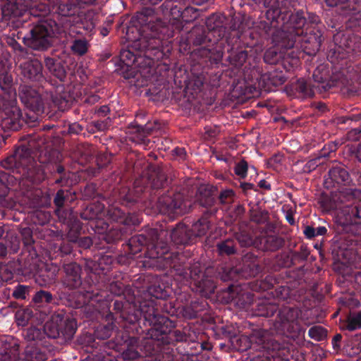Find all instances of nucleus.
Here are the masks:
<instances>
[{"mask_svg":"<svg viewBox=\"0 0 361 361\" xmlns=\"http://www.w3.org/2000/svg\"><path fill=\"white\" fill-rule=\"evenodd\" d=\"M150 9H142L131 18L126 27L129 44L120 51L117 73L126 80L136 78L137 67L151 66L166 56L164 46L174 36L167 22L149 20Z\"/></svg>","mask_w":361,"mask_h":361,"instance_id":"f257e3e1","label":"nucleus"},{"mask_svg":"<svg viewBox=\"0 0 361 361\" xmlns=\"http://www.w3.org/2000/svg\"><path fill=\"white\" fill-rule=\"evenodd\" d=\"M267 8L268 22L260 21L259 27L267 36L287 49L300 47L304 53L314 56L319 50L324 37L320 18L314 13L298 10L295 12L281 7L283 0H252Z\"/></svg>","mask_w":361,"mask_h":361,"instance_id":"f03ea898","label":"nucleus"},{"mask_svg":"<svg viewBox=\"0 0 361 361\" xmlns=\"http://www.w3.org/2000/svg\"><path fill=\"white\" fill-rule=\"evenodd\" d=\"M145 286L142 287V301L139 302V308L136 304L116 300L114 309L121 312V316L130 323L128 328L141 334L150 328L149 323L145 324L144 309L152 307L156 317H166L160 314V310L170 316L177 315L178 308L174 302L166 300L170 295L171 288L161 283L157 277L151 275L143 276Z\"/></svg>","mask_w":361,"mask_h":361,"instance_id":"7ed1b4c3","label":"nucleus"},{"mask_svg":"<svg viewBox=\"0 0 361 361\" xmlns=\"http://www.w3.org/2000/svg\"><path fill=\"white\" fill-rule=\"evenodd\" d=\"M33 151L27 145H21L1 161V166L8 172L0 170V217L4 218V209H11L16 202L8 196L9 186L18 184L29 188L40 183L44 178L43 171L37 165Z\"/></svg>","mask_w":361,"mask_h":361,"instance_id":"20e7f679","label":"nucleus"},{"mask_svg":"<svg viewBox=\"0 0 361 361\" xmlns=\"http://www.w3.org/2000/svg\"><path fill=\"white\" fill-rule=\"evenodd\" d=\"M144 310L145 324L148 322L150 326L146 330L149 337L142 344L147 361H174V350L170 345L192 339L185 329H176L169 318L156 317L152 307Z\"/></svg>","mask_w":361,"mask_h":361,"instance_id":"39448f33","label":"nucleus"},{"mask_svg":"<svg viewBox=\"0 0 361 361\" xmlns=\"http://www.w3.org/2000/svg\"><path fill=\"white\" fill-rule=\"evenodd\" d=\"M226 31L222 17L212 15L206 21V27L195 26L188 33L187 45L200 47L194 50L195 54L200 58V63H205L208 66L218 65L223 59L221 45Z\"/></svg>","mask_w":361,"mask_h":361,"instance_id":"423d86ee","label":"nucleus"},{"mask_svg":"<svg viewBox=\"0 0 361 361\" xmlns=\"http://www.w3.org/2000/svg\"><path fill=\"white\" fill-rule=\"evenodd\" d=\"M233 350H249L247 361H292L294 351L287 343L272 339L262 331L254 333L250 337L240 332L232 339Z\"/></svg>","mask_w":361,"mask_h":361,"instance_id":"0eeeda50","label":"nucleus"},{"mask_svg":"<svg viewBox=\"0 0 361 361\" xmlns=\"http://www.w3.org/2000/svg\"><path fill=\"white\" fill-rule=\"evenodd\" d=\"M36 88L27 85L19 87V97L24 105L37 116L45 113L46 108L52 105L59 111H65L68 109L74 99L69 91L61 85L49 87L48 90L37 85Z\"/></svg>","mask_w":361,"mask_h":361,"instance_id":"6e6552de","label":"nucleus"},{"mask_svg":"<svg viewBox=\"0 0 361 361\" xmlns=\"http://www.w3.org/2000/svg\"><path fill=\"white\" fill-rule=\"evenodd\" d=\"M259 290L268 291L273 298L279 300L286 301L287 305H283L279 308L277 314L276 322L279 324L277 328L282 331L291 332L293 331L294 325L301 314V310L292 302H297L298 295L297 290L291 289L287 286L276 285V280L272 276H267L264 280L258 282Z\"/></svg>","mask_w":361,"mask_h":361,"instance_id":"1a4fd4ad","label":"nucleus"},{"mask_svg":"<svg viewBox=\"0 0 361 361\" xmlns=\"http://www.w3.org/2000/svg\"><path fill=\"white\" fill-rule=\"evenodd\" d=\"M150 257H159V269L168 270L178 276L180 279L193 283L200 279L202 275L210 273V269H205L198 261H189L187 256L183 252H171L169 251L166 244L162 245L160 251L152 249L149 251Z\"/></svg>","mask_w":361,"mask_h":361,"instance_id":"9d476101","label":"nucleus"},{"mask_svg":"<svg viewBox=\"0 0 361 361\" xmlns=\"http://www.w3.org/2000/svg\"><path fill=\"white\" fill-rule=\"evenodd\" d=\"M116 312L121 314L119 311ZM120 319L123 331H117L114 339L106 341L107 348L121 353L125 361H147L142 346L144 341L149 337L147 331L137 334L130 328L128 329L130 323L121 315Z\"/></svg>","mask_w":361,"mask_h":361,"instance_id":"9b49d317","label":"nucleus"},{"mask_svg":"<svg viewBox=\"0 0 361 361\" xmlns=\"http://www.w3.org/2000/svg\"><path fill=\"white\" fill-rule=\"evenodd\" d=\"M95 283L96 281L90 285L87 289L85 288L84 304L94 302L98 303L103 302L107 305L108 302L111 300L114 302L113 307H114L115 301L122 300L124 302L136 304L137 307L139 308V302L142 301V298H137L134 293L133 295H130L131 289L127 288L121 281H113L110 282L109 277H107L106 286L99 289L94 288ZM113 310L114 312H110L108 314L107 320H109V317H111V319H120V313L116 312L114 307H113Z\"/></svg>","mask_w":361,"mask_h":361,"instance_id":"f8f14e48","label":"nucleus"},{"mask_svg":"<svg viewBox=\"0 0 361 361\" xmlns=\"http://www.w3.org/2000/svg\"><path fill=\"white\" fill-rule=\"evenodd\" d=\"M78 329L75 319L63 311L54 312L49 321L47 322L43 330L31 327L27 330V336L29 339H36L47 337L59 339V343H64L71 341Z\"/></svg>","mask_w":361,"mask_h":361,"instance_id":"ddd939ff","label":"nucleus"},{"mask_svg":"<svg viewBox=\"0 0 361 361\" xmlns=\"http://www.w3.org/2000/svg\"><path fill=\"white\" fill-rule=\"evenodd\" d=\"M166 175L159 169H153L142 176L134 182L133 189L129 188H121L119 192V202L126 207L139 201L141 193H148L152 195L164 188L166 182Z\"/></svg>","mask_w":361,"mask_h":361,"instance_id":"4468645a","label":"nucleus"},{"mask_svg":"<svg viewBox=\"0 0 361 361\" xmlns=\"http://www.w3.org/2000/svg\"><path fill=\"white\" fill-rule=\"evenodd\" d=\"M346 27L348 30L334 35V47L327 56L332 63L341 64V66L344 65L343 60L361 52V26L350 27L348 20Z\"/></svg>","mask_w":361,"mask_h":361,"instance_id":"2eb2a0df","label":"nucleus"},{"mask_svg":"<svg viewBox=\"0 0 361 361\" xmlns=\"http://www.w3.org/2000/svg\"><path fill=\"white\" fill-rule=\"evenodd\" d=\"M287 79L283 71L280 67H274L265 73H262L259 67L253 66L250 68L245 66L243 70V80L245 90L248 93L258 92L259 90L266 92H273L283 85Z\"/></svg>","mask_w":361,"mask_h":361,"instance_id":"dca6fc26","label":"nucleus"},{"mask_svg":"<svg viewBox=\"0 0 361 361\" xmlns=\"http://www.w3.org/2000/svg\"><path fill=\"white\" fill-rule=\"evenodd\" d=\"M60 33V27L56 22L49 18L40 20L29 31L21 36L18 32V39H22L24 44L30 49L36 51H45L52 44V38Z\"/></svg>","mask_w":361,"mask_h":361,"instance_id":"f3484780","label":"nucleus"},{"mask_svg":"<svg viewBox=\"0 0 361 361\" xmlns=\"http://www.w3.org/2000/svg\"><path fill=\"white\" fill-rule=\"evenodd\" d=\"M142 4L147 6L151 5L153 7L145 6L142 9H150L152 12L150 13L149 20L156 21L157 19L161 20L159 18H155L153 15L162 14L164 16L170 15L173 18H180L186 23H191L196 20L200 14V11L196 8L188 6L183 11L177 5H173L171 0H140ZM161 21H163L161 20Z\"/></svg>","mask_w":361,"mask_h":361,"instance_id":"a211bd4d","label":"nucleus"},{"mask_svg":"<svg viewBox=\"0 0 361 361\" xmlns=\"http://www.w3.org/2000/svg\"><path fill=\"white\" fill-rule=\"evenodd\" d=\"M149 234L152 235L151 238H148L144 234H137L132 236L126 245L124 251L127 257L131 259L136 257L137 254L144 250V255L154 260L153 264L159 268V257H150L149 251L154 248L157 251H160L163 245L166 244L169 248V245L167 242L159 240V235H158L156 230H150Z\"/></svg>","mask_w":361,"mask_h":361,"instance_id":"6ab92c4d","label":"nucleus"},{"mask_svg":"<svg viewBox=\"0 0 361 361\" xmlns=\"http://www.w3.org/2000/svg\"><path fill=\"white\" fill-rule=\"evenodd\" d=\"M223 42L221 49L223 53H227L226 60L231 66L238 69L247 61L251 66L248 51L241 40V33L238 30H227Z\"/></svg>","mask_w":361,"mask_h":361,"instance_id":"aec40b11","label":"nucleus"},{"mask_svg":"<svg viewBox=\"0 0 361 361\" xmlns=\"http://www.w3.org/2000/svg\"><path fill=\"white\" fill-rule=\"evenodd\" d=\"M209 228L210 221L205 216H202L191 226L178 223L171 231V239L177 245H189L195 243L197 238L205 235Z\"/></svg>","mask_w":361,"mask_h":361,"instance_id":"412c9836","label":"nucleus"},{"mask_svg":"<svg viewBox=\"0 0 361 361\" xmlns=\"http://www.w3.org/2000/svg\"><path fill=\"white\" fill-rule=\"evenodd\" d=\"M116 263L114 256L108 254L101 255L96 259H87L85 263V269L88 274V279L94 283V288L99 289L106 286V281L109 273Z\"/></svg>","mask_w":361,"mask_h":361,"instance_id":"4be33fe9","label":"nucleus"},{"mask_svg":"<svg viewBox=\"0 0 361 361\" xmlns=\"http://www.w3.org/2000/svg\"><path fill=\"white\" fill-rule=\"evenodd\" d=\"M190 203L187 201L184 195L173 189L161 195L157 200V207L159 212L175 219L188 212Z\"/></svg>","mask_w":361,"mask_h":361,"instance_id":"5701e85b","label":"nucleus"},{"mask_svg":"<svg viewBox=\"0 0 361 361\" xmlns=\"http://www.w3.org/2000/svg\"><path fill=\"white\" fill-rule=\"evenodd\" d=\"M19 75L25 83H31L35 86H42V88L48 90L49 87L56 85L51 80H48L43 73V66L37 59H27L18 62Z\"/></svg>","mask_w":361,"mask_h":361,"instance_id":"b1692460","label":"nucleus"},{"mask_svg":"<svg viewBox=\"0 0 361 361\" xmlns=\"http://www.w3.org/2000/svg\"><path fill=\"white\" fill-rule=\"evenodd\" d=\"M3 98L1 97V101ZM2 102H1V105ZM1 126L4 131L12 130L17 131L20 130L27 121L23 116L22 111L16 105L15 101H11L8 106H5L1 111Z\"/></svg>","mask_w":361,"mask_h":361,"instance_id":"393cba45","label":"nucleus"},{"mask_svg":"<svg viewBox=\"0 0 361 361\" xmlns=\"http://www.w3.org/2000/svg\"><path fill=\"white\" fill-rule=\"evenodd\" d=\"M63 275L61 277V283L63 286L69 289L75 290L82 286V296L85 293V288L87 289L90 285L92 284V282L89 280V283H82V267L76 262H71L64 264L63 266ZM88 277L85 281H86Z\"/></svg>","mask_w":361,"mask_h":361,"instance_id":"a878e982","label":"nucleus"},{"mask_svg":"<svg viewBox=\"0 0 361 361\" xmlns=\"http://www.w3.org/2000/svg\"><path fill=\"white\" fill-rule=\"evenodd\" d=\"M312 77L314 87L319 94L333 92L334 88L336 87H343V79L329 78V71L326 65L318 66L314 71Z\"/></svg>","mask_w":361,"mask_h":361,"instance_id":"bb28decb","label":"nucleus"},{"mask_svg":"<svg viewBox=\"0 0 361 361\" xmlns=\"http://www.w3.org/2000/svg\"><path fill=\"white\" fill-rule=\"evenodd\" d=\"M164 124L158 120L147 121L145 125L140 124L137 121L130 123L128 129L131 133L135 135V137L140 143L145 145L149 142L147 137L154 134H161L164 130Z\"/></svg>","mask_w":361,"mask_h":361,"instance_id":"cd10ccee","label":"nucleus"},{"mask_svg":"<svg viewBox=\"0 0 361 361\" xmlns=\"http://www.w3.org/2000/svg\"><path fill=\"white\" fill-rule=\"evenodd\" d=\"M32 4L27 0H15L13 2L6 1L3 7L0 8L1 19L4 17L11 18H18L25 17V19L29 18L33 14Z\"/></svg>","mask_w":361,"mask_h":361,"instance_id":"c85d7f7f","label":"nucleus"},{"mask_svg":"<svg viewBox=\"0 0 361 361\" xmlns=\"http://www.w3.org/2000/svg\"><path fill=\"white\" fill-rule=\"evenodd\" d=\"M96 0H51L50 11L59 16H73L78 12V4H93Z\"/></svg>","mask_w":361,"mask_h":361,"instance_id":"c756f323","label":"nucleus"},{"mask_svg":"<svg viewBox=\"0 0 361 361\" xmlns=\"http://www.w3.org/2000/svg\"><path fill=\"white\" fill-rule=\"evenodd\" d=\"M25 337L29 341L25 349V360L26 361H45L48 357L49 350L43 345L42 340L44 338L34 340L29 339L27 336V332Z\"/></svg>","mask_w":361,"mask_h":361,"instance_id":"7c9ffc66","label":"nucleus"},{"mask_svg":"<svg viewBox=\"0 0 361 361\" xmlns=\"http://www.w3.org/2000/svg\"><path fill=\"white\" fill-rule=\"evenodd\" d=\"M197 201L200 205L207 209L204 215L207 218V215H214L218 208L217 204V190L216 189L204 188H200Z\"/></svg>","mask_w":361,"mask_h":361,"instance_id":"2f4dec72","label":"nucleus"},{"mask_svg":"<svg viewBox=\"0 0 361 361\" xmlns=\"http://www.w3.org/2000/svg\"><path fill=\"white\" fill-rule=\"evenodd\" d=\"M329 178L325 180L324 185L329 188L339 185H348L351 182L350 176L344 165L336 164L329 171Z\"/></svg>","mask_w":361,"mask_h":361,"instance_id":"473e14b6","label":"nucleus"},{"mask_svg":"<svg viewBox=\"0 0 361 361\" xmlns=\"http://www.w3.org/2000/svg\"><path fill=\"white\" fill-rule=\"evenodd\" d=\"M105 207L99 202H94L89 204L80 213V217L84 220L92 221L91 227H99L103 224Z\"/></svg>","mask_w":361,"mask_h":361,"instance_id":"72a5a7b5","label":"nucleus"},{"mask_svg":"<svg viewBox=\"0 0 361 361\" xmlns=\"http://www.w3.org/2000/svg\"><path fill=\"white\" fill-rule=\"evenodd\" d=\"M57 301L56 296L44 290L36 291L32 297V302L36 309H39L42 318L48 315L50 312L47 306L51 304H56Z\"/></svg>","mask_w":361,"mask_h":361,"instance_id":"f704fd0d","label":"nucleus"},{"mask_svg":"<svg viewBox=\"0 0 361 361\" xmlns=\"http://www.w3.org/2000/svg\"><path fill=\"white\" fill-rule=\"evenodd\" d=\"M341 68V75L345 76L343 83V88H345L348 93L356 92L357 88L354 85V81L361 85V63H355L353 66L350 65L346 71L343 66Z\"/></svg>","mask_w":361,"mask_h":361,"instance_id":"c9c22d12","label":"nucleus"},{"mask_svg":"<svg viewBox=\"0 0 361 361\" xmlns=\"http://www.w3.org/2000/svg\"><path fill=\"white\" fill-rule=\"evenodd\" d=\"M51 174L54 183L58 185L69 186L73 183L74 173L61 162H56L52 166Z\"/></svg>","mask_w":361,"mask_h":361,"instance_id":"e433bc0d","label":"nucleus"},{"mask_svg":"<svg viewBox=\"0 0 361 361\" xmlns=\"http://www.w3.org/2000/svg\"><path fill=\"white\" fill-rule=\"evenodd\" d=\"M41 264L37 258L30 255L25 258L21 257L18 259V264H16V274L26 278H34Z\"/></svg>","mask_w":361,"mask_h":361,"instance_id":"4c0bfd02","label":"nucleus"},{"mask_svg":"<svg viewBox=\"0 0 361 361\" xmlns=\"http://www.w3.org/2000/svg\"><path fill=\"white\" fill-rule=\"evenodd\" d=\"M110 219L122 226H136L140 224L138 215L135 213L126 212L118 207H111L108 211Z\"/></svg>","mask_w":361,"mask_h":361,"instance_id":"58836bf2","label":"nucleus"},{"mask_svg":"<svg viewBox=\"0 0 361 361\" xmlns=\"http://www.w3.org/2000/svg\"><path fill=\"white\" fill-rule=\"evenodd\" d=\"M258 249L264 252H276L283 247L286 241L279 235H267L258 238Z\"/></svg>","mask_w":361,"mask_h":361,"instance_id":"ea45409f","label":"nucleus"},{"mask_svg":"<svg viewBox=\"0 0 361 361\" xmlns=\"http://www.w3.org/2000/svg\"><path fill=\"white\" fill-rule=\"evenodd\" d=\"M58 271L57 266L52 264L47 265L42 263L37 270V274L35 275L34 278L39 286H47L55 281Z\"/></svg>","mask_w":361,"mask_h":361,"instance_id":"a19ab883","label":"nucleus"},{"mask_svg":"<svg viewBox=\"0 0 361 361\" xmlns=\"http://www.w3.org/2000/svg\"><path fill=\"white\" fill-rule=\"evenodd\" d=\"M44 63L49 73L58 79L59 81H56L53 79H49V80H51L53 83L61 84L65 87L63 82H65L67 75L65 67L61 62L51 57H46L44 59Z\"/></svg>","mask_w":361,"mask_h":361,"instance_id":"79ce46f5","label":"nucleus"},{"mask_svg":"<svg viewBox=\"0 0 361 361\" xmlns=\"http://www.w3.org/2000/svg\"><path fill=\"white\" fill-rule=\"evenodd\" d=\"M341 9L343 15L349 16L348 26L350 27H357L360 25L357 23L350 25V21L355 19H361V0H345L341 4Z\"/></svg>","mask_w":361,"mask_h":361,"instance_id":"37998d69","label":"nucleus"},{"mask_svg":"<svg viewBox=\"0 0 361 361\" xmlns=\"http://www.w3.org/2000/svg\"><path fill=\"white\" fill-rule=\"evenodd\" d=\"M243 262L242 276H243L255 277L262 271L257 257L252 252H247L243 256Z\"/></svg>","mask_w":361,"mask_h":361,"instance_id":"c03bdc74","label":"nucleus"},{"mask_svg":"<svg viewBox=\"0 0 361 361\" xmlns=\"http://www.w3.org/2000/svg\"><path fill=\"white\" fill-rule=\"evenodd\" d=\"M239 333V329L233 324L216 326L212 329V335L219 341L232 340Z\"/></svg>","mask_w":361,"mask_h":361,"instance_id":"a18cd8bd","label":"nucleus"},{"mask_svg":"<svg viewBox=\"0 0 361 361\" xmlns=\"http://www.w3.org/2000/svg\"><path fill=\"white\" fill-rule=\"evenodd\" d=\"M293 89L295 94H298V97L302 98L311 97L317 92L314 85L303 78L298 79L295 83L293 84Z\"/></svg>","mask_w":361,"mask_h":361,"instance_id":"49530a36","label":"nucleus"},{"mask_svg":"<svg viewBox=\"0 0 361 361\" xmlns=\"http://www.w3.org/2000/svg\"><path fill=\"white\" fill-rule=\"evenodd\" d=\"M216 251L221 257L234 255L238 251L237 243L233 238L221 240L216 244Z\"/></svg>","mask_w":361,"mask_h":361,"instance_id":"de8ad7c7","label":"nucleus"},{"mask_svg":"<svg viewBox=\"0 0 361 361\" xmlns=\"http://www.w3.org/2000/svg\"><path fill=\"white\" fill-rule=\"evenodd\" d=\"M341 330L354 331L361 329V311L350 312L340 324Z\"/></svg>","mask_w":361,"mask_h":361,"instance_id":"09e8293b","label":"nucleus"},{"mask_svg":"<svg viewBox=\"0 0 361 361\" xmlns=\"http://www.w3.org/2000/svg\"><path fill=\"white\" fill-rule=\"evenodd\" d=\"M279 310V305L276 302L263 300L257 303L255 308V314L258 317H271Z\"/></svg>","mask_w":361,"mask_h":361,"instance_id":"8fccbe9b","label":"nucleus"},{"mask_svg":"<svg viewBox=\"0 0 361 361\" xmlns=\"http://www.w3.org/2000/svg\"><path fill=\"white\" fill-rule=\"evenodd\" d=\"M208 274L202 275L200 279L194 283L198 290L205 295L214 293L216 288L213 277L208 276Z\"/></svg>","mask_w":361,"mask_h":361,"instance_id":"3c124183","label":"nucleus"},{"mask_svg":"<svg viewBox=\"0 0 361 361\" xmlns=\"http://www.w3.org/2000/svg\"><path fill=\"white\" fill-rule=\"evenodd\" d=\"M0 89L5 95L12 97L16 95L15 88L13 87V80L11 74L7 72L0 73Z\"/></svg>","mask_w":361,"mask_h":361,"instance_id":"603ef678","label":"nucleus"},{"mask_svg":"<svg viewBox=\"0 0 361 361\" xmlns=\"http://www.w3.org/2000/svg\"><path fill=\"white\" fill-rule=\"evenodd\" d=\"M126 233L125 226L118 225L107 231L103 235L102 239L108 244L116 243L121 240Z\"/></svg>","mask_w":361,"mask_h":361,"instance_id":"864d4df0","label":"nucleus"},{"mask_svg":"<svg viewBox=\"0 0 361 361\" xmlns=\"http://www.w3.org/2000/svg\"><path fill=\"white\" fill-rule=\"evenodd\" d=\"M51 0H27L34 8L31 10L34 17L44 16L50 12Z\"/></svg>","mask_w":361,"mask_h":361,"instance_id":"5fc2aeb1","label":"nucleus"},{"mask_svg":"<svg viewBox=\"0 0 361 361\" xmlns=\"http://www.w3.org/2000/svg\"><path fill=\"white\" fill-rule=\"evenodd\" d=\"M1 343L3 349L0 351V361H13L18 346L10 343L8 338L2 340Z\"/></svg>","mask_w":361,"mask_h":361,"instance_id":"6e6d98bb","label":"nucleus"},{"mask_svg":"<svg viewBox=\"0 0 361 361\" xmlns=\"http://www.w3.org/2000/svg\"><path fill=\"white\" fill-rule=\"evenodd\" d=\"M115 325L113 322H107L106 324L98 325L94 331V337L100 341L109 338L113 334Z\"/></svg>","mask_w":361,"mask_h":361,"instance_id":"4d7b16f0","label":"nucleus"},{"mask_svg":"<svg viewBox=\"0 0 361 361\" xmlns=\"http://www.w3.org/2000/svg\"><path fill=\"white\" fill-rule=\"evenodd\" d=\"M80 229L79 226H77L76 231L77 233H73V228H71L70 231L68 233V238L71 239L72 242H74L75 245H77L78 247H82L83 249L90 248L92 245V240L90 237L85 236V237H79L78 231Z\"/></svg>","mask_w":361,"mask_h":361,"instance_id":"13d9d810","label":"nucleus"},{"mask_svg":"<svg viewBox=\"0 0 361 361\" xmlns=\"http://www.w3.org/2000/svg\"><path fill=\"white\" fill-rule=\"evenodd\" d=\"M295 264V263L291 252H281L276 256L274 260V267L276 269H279L281 268H289Z\"/></svg>","mask_w":361,"mask_h":361,"instance_id":"bf43d9fd","label":"nucleus"},{"mask_svg":"<svg viewBox=\"0 0 361 361\" xmlns=\"http://www.w3.org/2000/svg\"><path fill=\"white\" fill-rule=\"evenodd\" d=\"M7 44L14 52L15 58L17 59L18 63L28 55L27 49L23 47L14 37L8 38L7 39Z\"/></svg>","mask_w":361,"mask_h":361,"instance_id":"052dcab7","label":"nucleus"},{"mask_svg":"<svg viewBox=\"0 0 361 361\" xmlns=\"http://www.w3.org/2000/svg\"><path fill=\"white\" fill-rule=\"evenodd\" d=\"M233 238L237 244L238 243L241 247H250L251 245L258 247V243H257L258 238L253 239L252 235L245 231L236 233Z\"/></svg>","mask_w":361,"mask_h":361,"instance_id":"680f3d73","label":"nucleus"},{"mask_svg":"<svg viewBox=\"0 0 361 361\" xmlns=\"http://www.w3.org/2000/svg\"><path fill=\"white\" fill-rule=\"evenodd\" d=\"M342 211L347 222L357 223V219H361V209L357 205H345Z\"/></svg>","mask_w":361,"mask_h":361,"instance_id":"e2e57ef3","label":"nucleus"},{"mask_svg":"<svg viewBox=\"0 0 361 361\" xmlns=\"http://www.w3.org/2000/svg\"><path fill=\"white\" fill-rule=\"evenodd\" d=\"M33 288L24 284H17L13 289L12 296L16 300H29Z\"/></svg>","mask_w":361,"mask_h":361,"instance_id":"0e129e2a","label":"nucleus"},{"mask_svg":"<svg viewBox=\"0 0 361 361\" xmlns=\"http://www.w3.org/2000/svg\"><path fill=\"white\" fill-rule=\"evenodd\" d=\"M282 56V53L279 51L277 48L271 47L265 51L264 61L267 64L275 65V67H279Z\"/></svg>","mask_w":361,"mask_h":361,"instance_id":"69168bd1","label":"nucleus"},{"mask_svg":"<svg viewBox=\"0 0 361 361\" xmlns=\"http://www.w3.org/2000/svg\"><path fill=\"white\" fill-rule=\"evenodd\" d=\"M15 273H16V264H0V279L3 281L7 283L11 282Z\"/></svg>","mask_w":361,"mask_h":361,"instance_id":"338daca9","label":"nucleus"},{"mask_svg":"<svg viewBox=\"0 0 361 361\" xmlns=\"http://www.w3.org/2000/svg\"><path fill=\"white\" fill-rule=\"evenodd\" d=\"M300 64L299 57L290 56V55L283 56L279 63L281 70L286 73L293 71Z\"/></svg>","mask_w":361,"mask_h":361,"instance_id":"774afa93","label":"nucleus"}]
</instances>
